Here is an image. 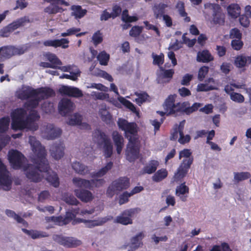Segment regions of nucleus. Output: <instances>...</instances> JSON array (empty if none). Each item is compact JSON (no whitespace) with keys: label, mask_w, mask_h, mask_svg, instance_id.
<instances>
[{"label":"nucleus","mask_w":251,"mask_h":251,"mask_svg":"<svg viewBox=\"0 0 251 251\" xmlns=\"http://www.w3.org/2000/svg\"><path fill=\"white\" fill-rule=\"evenodd\" d=\"M233 175L234 181L237 183L248 179L251 177V174L248 172H234Z\"/></svg>","instance_id":"4c0bfd02"},{"label":"nucleus","mask_w":251,"mask_h":251,"mask_svg":"<svg viewBox=\"0 0 251 251\" xmlns=\"http://www.w3.org/2000/svg\"><path fill=\"white\" fill-rule=\"evenodd\" d=\"M75 108V104L67 98L62 99L58 104L59 113L61 115L64 116L73 111Z\"/></svg>","instance_id":"dca6fc26"},{"label":"nucleus","mask_w":251,"mask_h":251,"mask_svg":"<svg viewBox=\"0 0 251 251\" xmlns=\"http://www.w3.org/2000/svg\"><path fill=\"white\" fill-rule=\"evenodd\" d=\"M5 214L9 217L12 218L16 220L18 223L22 224L23 226L25 227L27 226V223L14 211L11 210H6L5 211Z\"/></svg>","instance_id":"f704fd0d"},{"label":"nucleus","mask_w":251,"mask_h":251,"mask_svg":"<svg viewBox=\"0 0 251 251\" xmlns=\"http://www.w3.org/2000/svg\"><path fill=\"white\" fill-rule=\"evenodd\" d=\"M48 169V168L46 170H44V165L43 164H41V165L36 166L35 168V171L38 172L42 176V178L40 180H39V181H41L43 177H46L47 180L54 187H56L58 186L59 182L57 174L54 172L49 171ZM37 182H38V181Z\"/></svg>","instance_id":"39448f33"},{"label":"nucleus","mask_w":251,"mask_h":251,"mask_svg":"<svg viewBox=\"0 0 251 251\" xmlns=\"http://www.w3.org/2000/svg\"><path fill=\"white\" fill-rule=\"evenodd\" d=\"M229 37L230 38H236L241 39L242 37V33L240 30L237 28H234L230 31Z\"/></svg>","instance_id":"338daca9"},{"label":"nucleus","mask_w":251,"mask_h":251,"mask_svg":"<svg viewBox=\"0 0 251 251\" xmlns=\"http://www.w3.org/2000/svg\"><path fill=\"white\" fill-rule=\"evenodd\" d=\"M86 87L87 88H95L104 92L108 91V88L100 83H90Z\"/></svg>","instance_id":"680f3d73"},{"label":"nucleus","mask_w":251,"mask_h":251,"mask_svg":"<svg viewBox=\"0 0 251 251\" xmlns=\"http://www.w3.org/2000/svg\"><path fill=\"white\" fill-rule=\"evenodd\" d=\"M12 48L13 55L23 54L27 50V48L25 46L18 47L12 46Z\"/></svg>","instance_id":"69168bd1"},{"label":"nucleus","mask_w":251,"mask_h":251,"mask_svg":"<svg viewBox=\"0 0 251 251\" xmlns=\"http://www.w3.org/2000/svg\"><path fill=\"white\" fill-rule=\"evenodd\" d=\"M10 123L9 117H4L0 119V131L5 132L7 130Z\"/></svg>","instance_id":"8fccbe9b"},{"label":"nucleus","mask_w":251,"mask_h":251,"mask_svg":"<svg viewBox=\"0 0 251 251\" xmlns=\"http://www.w3.org/2000/svg\"><path fill=\"white\" fill-rule=\"evenodd\" d=\"M152 58H153V64L157 65L160 67L164 62V54L160 53L159 55H157L154 53L151 54Z\"/></svg>","instance_id":"09e8293b"},{"label":"nucleus","mask_w":251,"mask_h":251,"mask_svg":"<svg viewBox=\"0 0 251 251\" xmlns=\"http://www.w3.org/2000/svg\"><path fill=\"white\" fill-rule=\"evenodd\" d=\"M22 231L25 234L30 236L33 239L45 236L43 235L41 232L36 230H28L25 228H22Z\"/></svg>","instance_id":"5fc2aeb1"},{"label":"nucleus","mask_w":251,"mask_h":251,"mask_svg":"<svg viewBox=\"0 0 251 251\" xmlns=\"http://www.w3.org/2000/svg\"><path fill=\"white\" fill-rule=\"evenodd\" d=\"M64 201L71 205H76L79 202L73 196L67 195L64 198Z\"/></svg>","instance_id":"774afa93"},{"label":"nucleus","mask_w":251,"mask_h":251,"mask_svg":"<svg viewBox=\"0 0 251 251\" xmlns=\"http://www.w3.org/2000/svg\"><path fill=\"white\" fill-rule=\"evenodd\" d=\"M145 237L144 233L143 232H140L133 237L130 240V243L129 246L130 248L127 251H135L140 246V241Z\"/></svg>","instance_id":"bb28decb"},{"label":"nucleus","mask_w":251,"mask_h":251,"mask_svg":"<svg viewBox=\"0 0 251 251\" xmlns=\"http://www.w3.org/2000/svg\"><path fill=\"white\" fill-rule=\"evenodd\" d=\"M189 192V187L185 185V183H183L176 187L175 194L181 201H186Z\"/></svg>","instance_id":"b1692460"},{"label":"nucleus","mask_w":251,"mask_h":251,"mask_svg":"<svg viewBox=\"0 0 251 251\" xmlns=\"http://www.w3.org/2000/svg\"><path fill=\"white\" fill-rule=\"evenodd\" d=\"M122 20L126 22H133L138 20V18L136 16H129L128 15V11L127 10L123 11L122 13Z\"/></svg>","instance_id":"4d7b16f0"},{"label":"nucleus","mask_w":251,"mask_h":251,"mask_svg":"<svg viewBox=\"0 0 251 251\" xmlns=\"http://www.w3.org/2000/svg\"><path fill=\"white\" fill-rule=\"evenodd\" d=\"M45 60L48 62H42L40 66L43 68L56 69L58 66L62 65V62L57 56L50 52H46L43 54Z\"/></svg>","instance_id":"6e6552de"},{"label":"nucleus","mask_w":251,"mask_h":251,"mask_svg":"<svg viewBox=\"0 0 251 251\" xmlns=\"http://www.w3.org/2000/svg\"><path fill=\"white\" fill-rule=\"evenodd\" d=\"M93 140L98 144H102L105 143L106 141L110 139L104 133L97 130L93 134Z\"/></svg>","instance_id":"2f4dec72"},{"label":"nucleus","mask_w":251,"mask_h":251,"mask_svg":"<svg viewBox=\"0 0 251 251\" xmlns=\"http://www.w3.org/2000/svg\"><path fill=\"white\" fill-rule=\"evenodd\" d=\"M73 184L76 187L91 189L94 187H100L105 182L103 179L93 178L87 180L79 177H74L72 179Z\"/></svg>","instance_id":"20e7f679"},{"label":"nucleus","mask_w":251,"mask_h":251,"mask_svg":"<svg viewBox=\"0 0 251 251\" xmlns=\"http://www.w3.org/2000/svg\"><path fill=\"white\" fill-rule=\"evenodd\" d=\"M176 95H171L166 99L164 107L167 115H171L179 111L181 108V104L179 102L175 103Z\"/></svg>","instance_id":"1a4fd4ad"},{"label":"nucleus","mask_w":251,"mask_h":251,"mask_svg":"<svg viewBox=\"0 0 251 251\" xmlns=\"http://www.w3.org/2000/svg\"><path fill=\"white\" fill-rule=\"evenodd\" d=\"M174 74V71L172 69L164 70L162 67H160V72L158 77L159 79L166 78L169 79L166 81H169Z\"/></svg>","instance_id":"a19ab883"},{"label":"nucleus","mask_w":251,"mask_h":251,"mask_svg":"<svg viewBox=\"0 0 251 251\" xmlns=\"http://www.w3.org/2000/svg\"><path fill=\"white\" fill-rule=\"evenodd\" d=\"M72 11V15L74 16L75 18H81L83 17L86 10L82 9L80 6H73L71 8Z\"/></svg>","instance_id":"37998d69"},{"label":"nucleus","mask_w":251,"mask_h":251,"mask_svg":"<svg viewBox=\"0 0 251 251\" xmlns=\"http://www.w3.org/2000/svg\"><path fill=\"white\" fill-rule=\"evenodd\" d=\"M113 166L112 162H108L106 165L99 170L98 172H94L91 174V176L93 178H97L101 177L105 175L107 172L110 170Z\"/></svg>","instance_id":"7c9ffc66"},{"label":"nucleus","mask_w":251,"mask_h":251,"mask_svg":"<svg viewBox=\"0 0 251 251\" xmlns=\"http://www.w3.org/2000/svg\"><path fill=\"white\" fill-rule=\"evenodd\" d=\"M227 10L228 15L232 18H236L241 13L240 7L237 4H230L227 7Z\"/></svg>","instance_id":"c9c22d12"},{"label":"nucleus","mask_w":251,"mask_h":251,"mask_svg":"<svg viewBox=\"0 0 251 251\" xmlns=\"http://www.w3.org/2000/svg\"><path fill=\"white\" fill-rule=\"evenodd\" d=\"M61 11V9L56 5L53 4L50 5L49 6L45 9V11L49 14H56Z\"/></svg>","instance_id":"e2e57ef3"},{"label":"nucleus","mask_w":251,"mask_h":251,"mask_svg":"<svg viewBox=\"0 0 251 251\" xmlns=\"http://www.w3.org/2000/svg\"><path fill=\"white\" fill-rule=\"evenodd\" d=\"M45 220L47 223H53L54 225H58L62 226L63 225L67 224L70 219L68 218H66L64 220L61 217H47L45 218Z\"/></svg>","instance_id":"72a5a7b5"},{"label":"nucleus","mask_w":251,"mask_h":251,"mask_svg":"<svg viewBox=\"0 0 251 251\" xmlns=\"http://www.w3.org/2000/svg\"><path fill=\"white\" fill-rule=\"evenodd\" d=\"M168 175V172L165 169L158 170L152 176V179L155 182H159L165 178Z\"/></svg>","instance_id":"58836bf2"},{"label":"nucleus","mask_w":251,"mask_h":251,"mask_svg":"<svg viewBox=\"0 0 251 251\" xmlns=\"http://www.w3.org/2000/svg\"><path fill=\"white\" fill-rule=\"evenodd\" d=\"M28 22L29 20L26 17H22L14 22L7 27L1 29L0 31V36L1 37H8L11 30H15L21 26H23Z\"/></svg>","instance_id":"ddd939ff"},{"label":"nucleus","mask_w":251,"mask_h":251,"mask_svg":"<svg viewBox=\"0 0 251 251\" xmlns=\"http://www.w3.org/2000/svg\"><path fill=\"white\" fill-rule=\"evenodd\" d=\"M8 159L14 169H23L26 177L31 181H38L42 178L39 172L35 171L36 166L26 164V158L18 151L10 150L8 152Z\"/></svg>","instance_id":"f03ea898"},{"label":"nucleus","mask_w":251,"mask_h":251,"mask_svg":"<svg viewBox=\"0 0 251 251\" xmlns=\"http://www.w3.org/2000/svg\"><path fill=\"white\" fill-rule=\"evenodd\" d=\"M215 89V87L212 85H210L207 83H200L199 84L197 87V91L198 92L202 91H208L210 90Z\"/></svg>","instance_id":"13d9d810"},{"label":"nucleus","mask_w":251,"mask_h":251,"mask_svg":"<svg viewBox=\"0 0 251 251\" xmlns=\"http://www.w3.org/2000/svg\"><path fill=\"white\" fill-rule=\"evenodd\" d=\"M116 191H120L127 188L129 186V180L127 178H123L112 183Z\"/></svg>","instance_id":"473e14b6"},{"label":"nucleus","mask_w":251,"mask_h":251,"mask_svg":"<svg viewBox=\"0 0 251 251\" xmlns=\"http://www.w3.org/2000/svg\"><path fill=\"white\" fill-rule=\"evenodd\" d=\"M202 105L200 103H195L191 106H190L188 102H184L181 104V109L179 111H184L187 114H189L196 111Z\"/></svg>","instance_id":"c85d7f7f"},{"label":"nucleus","mask_w":251,"mask_h":251,"mask_svg":"<svg viewBox=\"0 0 251 251\" xmlns=\"http://www.w3.org/2000/svg\"><path fill=\"white\" fill-rule=\"evenodd\" d=\"M42 132L43 137L47 139H54L59 137L62 133V130L59 127L51 124L44 126Z\"/></svg>","instance_id":"f8f14e48"},{"label":"nucleus","mask_w":251,"mask_h":251,"mask_svg":"<svg viewBox=\"0 0 251 251\" xmlns=\"http://www.w3.org/2000/svg\"><path fill=\"white\" fill-rule=\"evenodd\" d=\"M59 92L62 95H66L75 98H80L83 96V93L77 87L62 85L59 88Z\"/></svg>","instance_id":"4468645a"},{"label":"nucleus","mask_w":251,"mask_h":251,"mask_svg":"<svg viewBox=\"0 0 251 251\" xmlns=\"http://www.w3.org/2000/svg\"><path fill=\"white\" fill-rule=\"evenodd\" d=\"M74 193L76 197L85 202H89L94 199L93 194L87 190L76 189L74 190Z\"/></svg>","instance_id":"5701e85b"},{"label":"nucleus","mask_w":251,"mask_h":251,"mask_svg":"<svg viewBox=\"0 0 251 251\" xmlns=\"http://www.w3.org/2000/svg\"><path fill=\"white\" fill-rule=\"evenodd\" d=\"M54 95V91L47 87L34 89L31 87L24 86L16 92V96L18 98L22 100L29 99L25 104L28 110L35 108L41 100ZM26 114L25 111L22 108L17 109L12 113L11 126L13 129H26L35 131L38 129V126L35 121L39 119V116L37 112L31 110V113L25 118Z\"/></svg>","instance_id":"f257e3e1"},{"label":"nucleus","mask_w":251,"mask_h":251,"mask_svg":"<svg viewBox=\"0 0 251 251\" xmlns=\"http://www.w3.org/2000/svg\"><path fill=\"white\" fill-rule=\"evenodd\" d=\"M112 138L114 143L116 147V151L118 154H120L124 147V138L117 131H114L112 133Z\"/></svg>","instance_id":"393cba45"},{"label":"nucleus","mask_w":251,"mask_h":251,"mask_svg":"<svg viewBox=\"0 0 251 251\" xmlns=\"http://www.w3.org/2000/svg\"><path fill=\"white\" fill-rule=\"evenodd\" d=\"M98 113L102 121L106 124H109L111 122L112 116L105 104L100 105Z\"/></svg>","instance_id":"a878e982"},{"label":"nucleus","mask_w":251,"mask_h":251,"mask_svg":"<svg viewBox=\"0 0 251 251\" xmlns=\"http://www.w3.org/2000/svg\"><path fill=\"white\" fill-rule=\"evenodd\" d=\"M72 167L76 173L81 175H85L90 172L88 166L77 161L73 162Z\"/></svg>","instance_id":"cd10ccee"},{"label":"nucleus","mask_w":251,"mask_h":251,"mask_svg":"<svg viewBox=\"0 0 251 251\" xmlns=\"http://www.w3.org/2000/svg\"><path fill=\"white\" fill-rule=\"evenodd\" d=\"M177 7L178 8L179 13L180 16L184 18V21L186 22H189L190 21V18L187 16V13L185 12L184 10V4L183 2H179Z\"/></svg>","instance_id":"864d4df0"},{"label":"nucleus","mask_w":251,"mask_h":251,"mask_svg":"<svg viewBox=\"0 0 251 251\" xmlns=\"http://www.w3.org/2000/svg\"><path fill=\"white\" fill-rule=\"evenodd\" d=\"M138 211V208L126 209L117 216L114 219V222L123 225H131L133 223L132 217Z\"/></svg>","instance_id":"0eeeda50"},{"label":"nucleus","mask_w":251,"mask_h":251,"mask_svg":"<svg viewBox=\"0 0 251 251\" xmlns=\"http://www.w3.org/2000/svg\"><path fill=\"white\" fill-rule=\"evenodd\" d=\"M12 180L5 166L0 160V187L7 191L11 188Z\"/></svg>","instance_id":"9d476101"},{"label":"nucleus","mask_w":251,"mask_h":251,"mask_svg":"<svg viewBox=\"0 0 251 251\" xmlns=\"http://www.w3.org/2000/svg\"><path fill=\"white\" fill-rule=\"evenodd\" d=\"M118 100L126 107L129 108L131 111L134 113L138 114V112L136 110L135 107L134 106L133 104L131 103L130 101L126 100V99L122 97H119L118 98Z\"/></svg>","instance_id":"49530a36"},{"label":"nucleus","mask_w":251,"mask_h":251,"mask_svg":"<svg viewBox=\"0 0 251 251\" xmlns=\"http://www.w3.org/2000/svg\"><path fill=\"white\" fill-rule=\"evenodd\" d=\"M159 162L157 160H151L149 162L146 166L143 169V174H151L155 172L159 166Z\"/></svg>","instance_id":"c756f323"},{"label":"nucleus","mask_w":251,"mask_h":251,"mask_svg":"<svg viewBox=\"0 0 251 251\" xmlns=\"http://www.w3.org/2000/svg\"><path fill=\"white\" fill-rule=\"evenodd\" d=\"M91 95L95 100H104L109 98L108 94L102 92H93Z\"/></svg>","instance_id":"6e6d98bb"},{"label":"nucleus","mask_w":251,"mask_h":251,"mask_svg":"<svg viewBox=\"0 0 251 251\" xmlns=\"http://www.w3.org/2000/svg\"><path fill=\"white\" fill-rule=\"evenodd\" d=\"M28 143L32 151L30 159L32 162L37 166L44 165V170L48 168V160L46 159L47 152L45 147L37 138L32 136H29Z\"/></svg>","instance_id":"7ed1b4c3"},{"label":"nucleus","mask_w":251,"mask_h":251,"mask_svg":"<svg viewBox=\"0 0 251 251\" xmlns=\"http://www.w3.org/2000/svg\"><path fill=\"white\" fill-rule=\"evenodd\" d=\"M0 55L5 58L13 56L12 46L4 47L0 48Z\"/></svg>","instance_id":"3c124183"},{"label":"nucleus","mask_w":251,"mask_h":251,"mask_svg":"<svg viewBox=\"0 0 251 251\" xmlns=\"http://www.w3.org/2000/svg\"><path fill=\"white\" fill-rule=\"evenodd\" d=\"M117 124L119 127L126 133L134 134L137 132V126L134 123H128L126 120L120 118L118 119Z\"/></svg>","instance_id":"aec40b11"},{"label":"nucleus","mask_w":251,"mask_h":251,"mask_svg":"<svg viewBox=\"0 0 251 251\" xmlns=\"http://www.w3.org/2000/svg\"><path fill=\"white\" fill-rule=\"evenodd\" d=\"M53 240L67 248H75L81 244L80 240L71 237H63L56 235L53 236Z\"/></svg>","instance_id":"9b49d317"},{"label":"nucleus","mask_w":251,"mask_h":251,"mask_svg":"<svg viewBox=\"0 0 251 251\" xmlns=\"http://www.w3.org/2000/svg\"><path fill=\"white\" fill-rule=\"evenodd\" d=\"M204 7H212L217 8V11L213 14L212 22L214 24L223 25L225 23V15L221 11L220 8L218 5H213L210 3L205 4Z\"/></svg>","instance_id":"6ab92c4d"},{"label":"nucleus","mask_w":251,"mask_h":251,"mask_svg":"<svg viewBox=\"0 0 251 251\" xmlns=\"http://www.w3.org/2000/svg\"><path fill=\"white\" fill-rule=\"evenodd\" d=\"M82 121V117L78 113H75L69 116L67 123L71 126L79 125Z\"/></svg>","instance_id":"79ce46f5"},{"label":"nucleus","mask_w":251,"mask_h":251,"mask_svg":"<svg viewBox=\"0 0 251 251\" xmlns=\"http://www.w3.org/2000/svg\"><path fill=\"white\" fill-rule=\"evenodd\" d=\"M97 59L100 63L102 65H107L109 59V55L105 51H102L97 56Z\"/></svg>","instance_id":"de8ad7c7"},{"label":"nucleus","mask_w":251,"mask_h":251,"mask_svg":"<svg viewBox=\"0 0 251 251\" xmlns=\"http://www.w3.org/2000/svg\"><path fill=\"white\" fill-rule=\"evenodd\" d=\"M70 75L63 74L60 76V78H65L75 81L77 79L78 76L79 75L80 71L77 67H75L74 71L72 70L71 72H70Z\"/></svg>","instance_id":"a18cd8bd"},{"label":"nucleus","mask_w":251,"mask_h":251,"mask_svg":"<svg viewBox=\"0 0 251 251\" xmlns=\"http://www.w3.org/2000/svg\"><path fill=\"white\" fill-rule=\"evenodd\" d=\"M184 126V121L180 123L178 127H176L175 129V131L172 134L171 137V140H176L177 138V134L179 133V138L178 139V142L182 144H185L190 141L191 137L189 135H184L183 133V130Z\"/></svg>","instance_id":"2eb2a0df"},{"label":"nucleus","mask_w":251,"mask_h":251,"mask_svg":"<svg viewBox=\"0 0 251 251\" xmlns=\"http://www.w3.org/2000/svg\"><path fill=\"white\" fill-rule=\"evenodd\" d=\"M126 159L130 162L133 161L138 157L139 147L138 139L135 137H130L126 151Z\"/></svg>","instance_id":"423d86ee"},{"label":"nucleus","mask_w":251,"mask_h":251,"mask_svg":"<svg viewBox=\"0 0 251 251\" xmlns=\"http://www.w3.org/2000/svg\"><path fill=\"white\" fill-rule=\"evenodd\" d=\"M234 65L238 68H242L248 63V57L244 55L237 56L234 60Z\"/></svg>","instance_id":"c03bdc74"},{"label":"nucleus","mask_w":251,"mask_h":251,"mask_svg":"<svg viewBox=\"0 0 251 251\" xmlns=\"http://www.w3.org/2000/svg\"><path fill=\"white\" fill-rule=\"evenodd\" d=\"M208 67L203 66L201 67L198 72V78L200 81H202L205 77L208 72Z\"/></svg>","instance_id":"0e129e2a"},{"label":"nucleus","mask_w":251,"mask_h":251,"mask_svg":"<svg viewBox=\"0 0 251 251\" xmlns=\"http://www.w3.org/2000/svg\"><path fill=\"white\" fill-rule=\"evenodd\" d=\"M69 41L68 39L62 38L61 39L48 40L44 42L43 44L46 47H52L57 48L62 47L63 49H66L68 47V44Z\"/></svg>","instance_id":"4be33fe9"},{"label":"nucleus","mask_w":251,"mask_h":251,"mask_svg":"<svg viewBox=\"0 0 251 251\" xmlns=\"http://www.w3.org/2000/svg\"><path fill=\"white\" fill-rule=\"evenodd\" d=\"M102 150L105 157H111L113 153V145L110 140L106 141V142L103 143Z\"/></svg>","instance_id":"ea45409f"},{"label":"nucleus","mask_w":251,"mask_h":251,"mask_svg":"<svg viewBox=\"0 0 251 251\" xmlns=\"http://www.w3.org/2000/svg\"><path fill=\"white\" fill-rule=\"evenodd\" d=\"M230 97L232 100L237 102L242 103L244 101V97L239 93H231Z\"/></svg>","instance_id":"052dcab7"},{"label":"nucleus","mask_w":251,"mask_h":251,"mask_svg":"<svg viewBox=\"0 0 251 251\" xmlns=\"http://www.w3.org/2000/svg\"><path fill=\"white\" fill-rule=\"evenodd\" d=\"M192 161V159H187V160H183L182 163L178 168L177 172L174 175V181H178L184 177Z\"/></svg>","instance_id":"f3484780"},{"label":"nucleus","mask_w":251,"mask_h":251,"mask_svg":"<svg viewBox=\"0 0 251 251\" xmlns=\"http://www.w3.org/2000/svg\"><path fill=\"white\" fill-rule=\"evenodd\" d=\"M112 219V216H107L105 217L100 218L95 220H86L82 219H77L74 223H84L86 226L89 228H92L96 226H101L107 221Z\"/></svg>","instance_id":"a211bd4d"},{"label":"nucleus","mask_w":251,"mask_h":251,"mask_svg":"<svg viewBox=\"0 0 251 251\" xmlns=\"http://www.w3.org/2000/svg\"><path fill=\"white\" fill-rule=\"evenodd\" d=\"M210 251H231L228 245L224 243L220 246H214Z\"/></svg>","instance_id":"bf43d9fd"},{"label":"nucleus","mask_w":251,"mask_h":251,"mask_svg":"<svg viewBox=\"0 0 251 251\" xmlns=\"http://www.w3.org/2000/svg\"><path fill=\"white\" fill-rule=\"evenodd\" d=\"M135 94L137 96V98L135 99V101L139 105H141L143 102H145L149 97V96L146 93L136 92Z\"/></svg>","instance_id":"603ef678"},{"label":"nucleus","mask_w":251,"mask_h":251,"mask_svg":"<svg viewBox=\"0 0 251 251\" xmlns=\"http://www.w3.org/2000/svg\"><path fill=\"white\" fill-rule=\"evenodd\" d=\"M64 146L62 143L53 144L50 150V155L55 160H59L64 155Z\"/></svg>","instance_id":"412c9836"},{"label":"nucleus","mask_w":251,"mask_h":251,"mask_svg":"<svg viewBox=\"0 0 251 251\" xmlns=\"http://www.w3.org/2000/svg\"><path fill=\"white\" fill-rule=\"evenodd\" d=\"M213 59L212 55L207 50L199 52L197 54V60L198 62H208Z\"/></svg>","instance_id":"e433bc0d"}]
</instances>
